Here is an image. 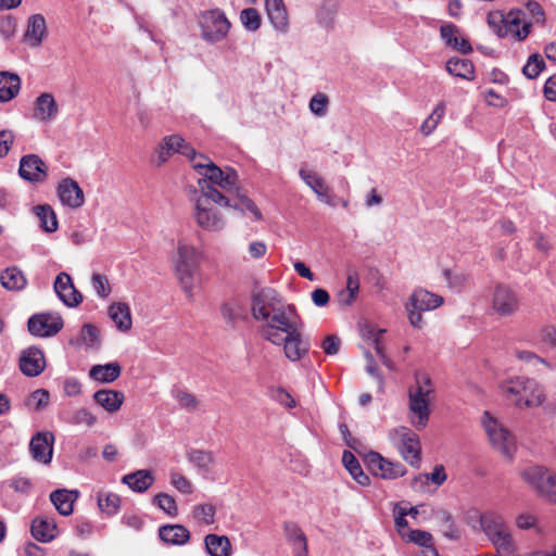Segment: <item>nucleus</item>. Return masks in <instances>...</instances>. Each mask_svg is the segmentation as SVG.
<instances>
[{
    "label": "nucleus",
    "mask_w": 556,
    "mask_h": 556,
    "mask_svg": "<svg viewBox=\"0 0 556 556\" xmlns=\"http://www.w3.org/2000/svg\"><path fill=\"white\" fill-rule=\"evenodd\" d=\"M338 11V4L336 1L326 0L321 3L316 12V18L319 25L328 27L332 24L334 15Z\"/></svg>",
    "instance_id": "obj_49"
},
{
    "label": "nucleus",
    "mask_w": 556,
    "mask_h": 556,
    "mask_svg": "<svg viewBox=\"0 0 556 556\" xmlns=\"http://www.w3.org/2000/svg\"><path fill=\"white\" fill-rule=\"evenodd\" d=\"M54 434L50 431H39L29 442L33 459L42 465H49L53 457Z\"/></svg>",
    "instance_id": "obj_18"
},
{
    "label": "nucleus",
    "mask_w": 556,
    "mask_h": 556,
    "mask_svg": "<svg viewBox=\"0 0 556 556\" xmlns=\"http://www.w3.org/2000/svg\"><path fill=\"white\" fill-rule=\"evenodd\" d=\"M283 533L294 556H307V540L300 526L293 521L283 525Z\"/></svg>",
    "instance_id": "obj_28"
},
{
    "label": "nucleus",
    "mask_w": 556,
    "mask_h": 556,
    "mask_svg": "<svg viewBox=\"0 0 556 556\" xmlns=\"http://www.w3.org/2000/svg\"><path fill=\"white\" fill-rule=\"evenodd\" d=\"M188 150L189 151H186L185 156L188 157L192 168L199 175L203 176L205 174L206 169H208V167H211V165L214 162L210 157H207L203 154L197 153L195 150L190 144H188Z\"/></svg>",
    "instance_id": "obj_48"
},
{
    "label": "nucleus",
    "mask_w": 556,
    "mask_h": 556,
    "mask_svg": "<svg viewBox=\"0 0 556 556\" xmlns=\"http://www.w3.org/2000/svg\"><path fill=\"white\" fill-rule=\"evenodd\" d=\"M47 36V24L43 15L34 14L27 20L24 41L31 48L39 47Z\"/></svg>",
    "instance_id": "obj_27"
},
{
    "label": "nucleus",
    "mask_w": 556,
    "mask_h": 556,
    "mask_svg": "<svg viewBox=\"0 0 556 556\" xmlns=\"http://www.w3.org/2000/svg\"><path fill=\"white\" fill-rule=\"evenodd\" d=\"M31 535L41 543H49L59 535V529L53 518L48 516L36 517L30 525Z\"/></svg>",
    "instance_id": "obj_25"
},
{
    "label": "nucleus",
    "mask_w": 556,
    "mask_h": 556,
    "mask_svg": "<svg viewBox=\"0 0 556 556\" xmlns=\"http://www.w3.org/2000/svg\"><path fill=\"white\" fill-rule=\"evenodd\" d=\"M434 389L427 375H417L416 383L408 391L409 421L416 429H424L429 420Z\"/></svg>",
    "instance_id": "obj_5"
},
{
    "label": "nucleus",
    "mask_w": 556,
    "mask_h": 556,
    "mask_svg": "<svg viewBox=\"0 0 556 556\" xmlns=\"http://www.w3.org/2000/svg\"><path fill=\"white\" fill-rule=\"evenodd\" d=\"M222 317L229 324H235L243 316V307L237 300L224 302L219 308Z\"/></svg>",
    "instance_id": "obj_50"
},
{
    "label": "nucleus",
    "mask_w": 556,
    "mask_h": 556,
    "mask_svg": "<svg viewBox=\"0 0 556 556\" xmlns=\"http://www.w3.org/2000/svg\"><path fill=\"white\" fill-rule=\"evenodd\" d=\"M251 312L260 323L264 340L282 346L285 357L296 363L307 356L309 343L303 336L304 321L293 304L285 302L271 288H262L252 294Z\"/></svg>",
    "instance_id": "obj_1"
},
{
    "label": "nucleus",
    "mask_w": 556,
    "mask_h": 556,
    "mask_svg": "<svg viewBox=\"0 0 556 556\" xmlns=\"http://www.w3.org/2000/svg\"><path fill=\"white\" fill-rule=\"evenodd\" d=\"M239 18H240L242 26L248 31L258 30L261 27V24H262L261 15H260L258 11L254 8L243 9L240 12Z\"/></svg>",
    "instance_id": "obj_53"
},
{
    "label": "nucleus",
    "mask_w": 556,
    "mask_h": 556,
    "mask_svg": "<svg viewBox=\"0 0 556 556\" xmlns=\"http://www.w3.org/2000/svg\"><path fill=\"white\" fill-rule=\"evenodd\" d=\"M153 503L170 517L178 515V507L175 498L167 493H159L153 497Z\"/></svg>",
    "instance_id": "obj_55"
},
{
    "label": "nucleus",
    "mask_w": 556,
    "mask_h": 556,
    "mask_svg": "<svg viewBox=\"0 0 556 556\" xmlns=\"http://www.w3.org/2000/svg\"><path fill=\"white\" fill-rule=\"evenodd\" d=\"M189 199L192 203V217L201 229L219 232L226 227V218L216 207L230 205V199L226 194L213 187H202V191L191 190Z\"/></svg>",
    "instance_id": "obj_2"
},
{
    "label": "nucleus",
    "mask_w": 556,
    "mask_h": 556,
    "mask_svg": "<svg viewBox=\"0 0 556 556\" xmlns=\"http://www.w3.org/2000/svg\"><path fill=\"white\" fill-rule=\"evenodd\" d=\"M67 421L72 425H86L87 427H92L97 422V417L89 409L79 408L72 414Z\"/></svg>",
    "instance_id": "obj_62"
},
{
    "label": "nucleus",
    "mask_w": 556,
    "mask_h": 556,
    "mask_svg": "<svg viewBox=\"0 0 556 556\" xmlns=\"http://www.w3.org/2000/svg\"><path fill=\"white\" fill-rule=\"evenodd\" d=\"M78 497L77 491L59 489L50 494V501L62 516H70L74 510V502Z\"/></svg>",
    "instance_id": "obj_33"
},
{
    "label": "nucleus",
    "mask_w": 556,
    "mask_h": 556,
    "mask_svg": "<svg viewBox=\"0 0 556 556\" xmlns=\"http://www.w3.org/2000/svg\"><path fill=\"white\" fill-rule=\"evenodd\" d=\"M443 276L447 287L457 291L463 289L469 280V275L462 269H444Z\"/></svg>",
    "instance_id": "obj_52"
},
{
    "label": "nucleus",
    "mask_w": 556,
    "mask_h": 556,
    "mask_svg": "<svg viewBox=\"0 0 556 556\" xmlns=\"http://www.w3.org/2000/svg\"><path fill=\"white\" fill-rule=\"evenodd\" d=\"M488 22L490 25L501 22L503 28H498V36L503 37L510 34L517 40L526 39L532 27V23L526 20L525 12L520 10H510L506 15L490 14Z\"/></svg>",
    "instance_id": "obj_11"
},
{
    "label": "nucleus",
    "mask_w": 556,
    "mask_h": 556,
    "mask_svg": "<svg viewBox=\"0 0 556 556\" xmlns=\"http://www.w3.org/2000/svg\"><path fill=\"white\" fill-rule=\"evenodd\" d=\"M18 175L25 181L41 184L47 179L48 167L37 154H26L20 160Z\"/></svg>",
    "instance_id": "obj_17"
},
{
    "label": "nucleus",
    "mask_w": 556,
    "mask_h": 556,
    "mask_svg": "<svg viewBox=\"0 0 556 556\" xmlns=\"http://www.w3.org/2000/svg\"><path fill=\"white\" fill-rule=\"evenodd\" d=\"M27 327L33 336L52 337L63 328V319L56 313L35 314L28 319Z\"/></svg>",
    "instance_id": "obj_14"
},
{
    "label": "nucleus",
    "mask_w": 556,
    "mask_h": 556,
    "mask_svg": "<svg viewBox=\"0 0 556 556\" xmlns=\"http://www.w3.org/2000/svg\"><path fill=\"white\" fill-rule=\"evenodd\" d=\"M3 288L10 291H20L26 287L27 280L22 270L16 267L4 269L0 275Z\"/></svg>",
    "instance_id": "obj_42"
},
{
    "label": "nucleus",
    "mask_w": 556,
    "mask_h": 556,
    "mask_svg": "<svg viewBox=\"0 0 556 556\" xmlns=\"http://www.w3.org/2000/svg\"><path fill=\"white\" fill-rule=\"evenodd\" d=\"M267 18L278 34L286 35L289 31V14L283 0H265Z\"/></svg>",
    "instance_id": "obj_21"
},
{
    "label": "nucleus",
    "mask_w": 556,
    "mask_h": 556,
    "mask_svg": "<svg viewBox=\"0 0 556 556\" xmlns=\"http://www.w3.org/2000/svg\"><path fill=\"white\" fill-rule=\"evenodd\" d=\"M490 304L493 313L501 317H509L519 308L517 293L504 283H495L490 292Z\"/></svg>",
    "instance_id": "obj_13"
},
{
    "label": "nucleus",
    "mask_w": 556,
    "mask_h": 556,
    "mask_svg": "<svg viewBox=\"0 0 556 556\" xmlns=\"http://www.w3.org/2000/svg\"><path fill=\"white\" fill-rule=\"evenodd\" d=\"M34 213L40 222V228L46 232H54L58 230L59 223L55 212L48 204L37 205Z\"/></svg>",
    "instance_id": "obj_44"
},
{
    "label": "nucleus",
    "mask_w": 556,
    "mask_h": 556,
    "mask_svg": "<svg viewBox=\"0 0 556 556\" xmlns=\"http://www.w3.org/2000/svg\"><path fill=\"white\" fill-rule=\"evenodd\" d=\"M227 207L238 211L244 216L249 217L252 222L263 220L262 211L255 204V202L242 193H237L233 200L230 199V205Z\"/></svg>",
    "instance_id": "obj_32"
},
{
    "label": "nucleus",
    "mask_w": 556,
    "mask_h": 556,
    "mask_svg": "<svg viewBox=\"0 0 556 556\" xmlns=\"http://www.w3.org/2000/svg\"><path fill=\"white\" fill-rule=\"evenodd\" d=\"M441 295L426 289H416L405 304L407 319L412 327L420 329L424 326L422 313L433 311L443 304Z\"/></svg>",
    "instance_id": "obj_8"
},
{
    "label": "nucleus",
    "mask_w": 556,
    "mask_h": 556,
    "mask_svg": "<svg viewBox=\"0 0 556 556\" xmlns=\"http://www.w3.org/2000/svg\"><path fill=\"white\" fill-rule=\"evenodd\" d=\"M201 257L202 253L192 242L185 237L178 238L176 252L172 255V265L188 299L193 298Z\"/></svg>",
    "instance_id": "obj_3"
},
{
    "label": "nucleus",
    "mask_w": 556,
    "mask_h": 556,
    "mask_svg": "<svg viewBox=\"0 0 556 556\" xmlns=\"http://www.w3.org/2000/svg\"><path fill=\"white\" fill-rule=\"evenodd\" d=\"M365 460L372 475L382 479L392 480L406 473V469L402 464L391 462L377 452H369Z\"/></svg>",
    "instance_id": "obj_15"
},
{
    "label": "nucleus",
    "mask_w": 556,
    "mask_h": 556,
    "mask_svg": "<svg viewBox=\"0 0 556 556\" xmlns=\"http://www.w3.org/2000/svg\"><path fill=\"white\" fill-rule=\"evenodd\" d=\"M46 367V359L41 350L30 346L20 356V369L27 377L39 376Z\"/></svg>",
    "instance_id": "obj_22"
},
{
    "label": "nucleus",
    "mask_w": 556,
    "mask_h": 556,
    "mask_svg": "<svg viewBox=\"0 0 556 556\" xmlns=\"http://www.w3.org/2000/svg\"><path fill=\"white\" fill-rule=\"evenodd\" d=\"M198 26L204 42L217 45L228 39L232 24L222 9L214 8L199 13Z\"/></svg>",
    "instance_id": "obj_6"
},
{
    "label": "nucleus",
    "mask_w": 556,
    "mask_h": 556,
    "mask_svg": "<svg viewBox=\"0 0 556 556\" xmlns=\"http://www.w3.org/2000/svg\"><path fill=\"white\" fill-rule=\"evenodd\" d=\"M200 187L199 191L203 188L213 187L218 191L232 192L238 190V175L233 169H222L215 163L206 169L205 174L198 180Z\"/></svg>",
    "instance_id": "obj_12"
},
{
    "label": "nucleus",
    "mask_w": 556,
    "mask_h": 556,
    "mask_svg": "<svg viewBox=\"0 0 556 556\" xmlns=\"http://www.w3.org/2000/svg\"><path fill=\"white\" fill-rule=\"evenodd\" d=\"M481 425L491 446L503 457L511 460L517 452V442L510 430L489 412L482 414Z\"/></svg>",
    "instance_id": "obj_7"
},
{
    "label": "nucleus",
    "mask_w": 556,
    "mask_h": 556,
    "mask_svg": "<svg viewBox=\"0 0 556 556\" xmlns=\"http://www.w3.org/2000/svg\"><path fill=\"white\" fill-rule=\"evenodd\" d=\"M536 344L542 352L556 350V327L553 325L542 326L535 336Z\"/></svg>",
    "instance_id": "obj_46"
},
{
    "label": "nucleus",
    "mask_w": 556,
    "mask_h": 556,
    "mask_svg": "<svg viewBox=\"0 0 556 556\" xmlns=\"http://www.w3.org/2000/svg\"><path fill=\"white\" fill-rule=\"evenodd\" d=\"M386 332V329H374L369 328L367 330V336L371 340L374 348L376 350V353L380 357L383 364H387V355L384 352V349L381 344V334Z\"/></svg>",
    "instance_id": "obj_64"
},
{
    "label": "nucleus",
    "mask_w": 556,
    "mask_h": 556,
    "mask_svg": "<svg viewBox=\"0 0 556 556\" xmlns=\"http://www.w3.org/2000/svg\"><path fill=\"white\" fill-rule=\"evenodd\" d=\"M154 481L155 477L149 469L136 470L122 478V482L136 493H144L152 486Z\"/></svg>",
    "instance_id": "obj_30"
},
{
    "label": "nucleus",
    "mask_w": 556,
    "mask_h": 556,
    "mask_svg": "<svg viewBox=\"0 0 556 556\" xmlns=\"http://www.w3.org/2000/svg\"><path fill=\"white\" fill-rule=\"evenodd\" d=\"M54 292L67 307H77L83 302V294L75 288L67 273H60L53 283Z\"/></svg>",
    "instance_id": "obj_20"
},
{
    "label": "nucleus",
    "mask_w": 556,
    "mask_h": 556,
    "mask_svg": "<svg viewBox=\"0 0 556 556\" xmlns=\"http://www.w3.org/2000/svg\"><path fill=\"white\" fill-rule=\"evenodd\" d=\"M480 525L489 540L509 530L503 517L494 513L484 514L480 519Z\"/></svg>",
    "instance_id": "obj_41"
},
{
    "label": "nucleus",
    "mask_w": 556,
    "mask_h": 556,
    "mask_svg": "<svg viewBox=\"0 0 556 556\" xmlns=\"http://www.w3.org/2000/svg\"><path fill=\"white\" fill-rule=\"evenodd\" d=\"M342 463L351 477L362 486H367L370 483V478L363 471L359 462L355 455L350 451H344L342 455Z\"/></svg>",
    "instance_id": "obj_38"
},
{
    "label": "nucleus",
    "mask_w": 556,
    "mask_h": 556,
    "mask_svg": "<svg viewBox=\"0 0 556 556\" xmlns=\"http://www.w3.org/2000/svg\"><path fill=\"white\" fill-rule=\"evenodd\" d=\"M216 509L212 504H199L192 509L195 520L204 525H212L215 521Z\"/></svg>",
    "instance_id": "obj_56"
},
{
    "label": "nucleus",
    "mask_w": 556,
    "mask_h": 556,
    "mask_svg": "<svg viewBox=\"0 0 556 556\" xmlns=\"http://www.w3.org/2000/svg\"><path fill=\"white\" fill-rule=\"evenodd\" d=\"M71 344L85 345L88 349H99L100 336L98 328L92 324H85L76 339L70 341Z\"/></svg>",
    "instance_id": "obj_43"
},
{
    "label": "nucleus",
    "mask_w": 556,
    "mask_h": 556,
    "mask_svg": "<svg viewBox=\"0 0 556 556\" xmlns=\"http://www.w3.org/2000/svg\"><path fill=\"white\" fill-rule=\"evenodd\" d=\"M204 547L210 556H231L232 554L231 543L226 535L206 534Z\"/></svg>",
    "instance_id": "obj_37"
},
{
    "label": "nucleus",
    "mask_w": 556,
    "mask_h": 556,
    "mask_svg": "<svg viewBox=\"0 0 556 556\" xmlns=\"http://www.w3.org/2000/svg\"><path fill=\"white\" fill-rule=\"evenodd\" d=\"M437 517L441 521V531L444 536L450 540L459 539V532L452 520V516L447 511H440Z\"/></svg>",
    "instance_id": "obj_59"
},
{
    "label": "nucleus",
    "mask_w": 556,
    "mask_h": 556,
    "mask_svg": "<svg viewBox=\"0 0 556 556\" xmlns=\"http://www.w3.org/2000/svg\"><path fill=\"white\" fill-rule=\"evenodd\" d=\"M299 176L304 181V184L316 194L320 202L332 207L336 206V201L331 195V189L320 175L306 167H301L299 170Z\"/></svg>",
    "instance_id": "obj_19"
},
{
    "label": "nucleus",
    "mask_w": 556,
    "mask_h": 556,
    "mask_svg": "<svg viewBox=\"0 0 556 556\" xmlns=\"http://www.w3.org/2000/svg\"><path fill=\"white\" fill-rule=\"evenodd\" d=\"M329 104V97L324 92H317L311 98L308 109L316 117H325L327 115Z\"/></svg>",
    "instance_id": "obj_51"
},
{
    "label": "nucleus",
    "mask_w": 556,
    "mask_h": 556,
    "mask_svg": "<svg viewBox=\"0 0 556 556\" xmlns=\"http://www.w3.org/2000/svg\"><path fill=\"white\" fill-rule=\"evenodd\" d=\"M440 35L447 47L457 50L463 54H468L472 51L470 42L460 36V30L455 24H443L440 27Z\"/></svg>",
    "instance_id": "obj_26"
},
{
    "label": "nucleus",
    "mask_w": 556,
    "mask_h": 556,
    "mask_svg": "<svg viewBox=\"0 0 556 556\" xmlns=\"http://www.w3.org/2000/svg\"><path fill=\"white\" fill-rule=\"evenodd\" d=\"M404 541L408 543H414L421 548L430 546L433 544V536L430 532L425 530H408L406 535L403 538Z\"/></svg>",
    "instance_id": "obj_57"
},
{
    "label": "nucleus",
    "mask_w": 556,
    "mask_h": 556,
    "mask_svg": "<svg viewBox=\"0 0 556 556\" xmlns=\"http://www.w3.org/2000/svg\"><path fill=\"white\" fill-rule=\"evenodd\" d=\"M21 90V78L17 74L0 72V102L13 100Z\"/></svg>",
    "instance_id": "obj_35"
},
{
    "label": "nucleus",
    "mask_w": 556,
    "mask_h": 556,
    "mask_svg": "<svg viewBox=\"0 0 556 556\" xmlns=\"http://www.w3.org/2000/svg\"><path fill=\"white\" fill-rule=\"evenodd\" d=\"M169 482L178 492L185 495L191 494L194 490L192 482L177 471H170Z\"/></svg>",
    "instance_id": "obj_60"
},
{
    "label": "nucleus",
    "mask_w": 556,
    "mask_h": 556,
    "mask_svg": "<svg viewBox=\"0 0 556 556\" xmlns=\"http://www.w3.org/2000/svg\"><path fill=\"white\" fill-rule=\"evenodd\" d=\"M389 438L406 463L419 466L421 444L418 434L406 427H399L390 431Z\"/></svg>",
    "instance_id": "obj_10"
},
{
    "label": "nucleus",
    "mask_w": 556,
    "mask_h": 556,
    "mask_svg": "<svg viewBox=\"0 0 556 556\" xmlns=\"http://www.w3.org/2000/svg\"><path fill=\"white\" fill-rule=\"evenodd\" d=\"M59 114L54 97L49 92L38 96L34 102L33 117L40 123H51Z\"/></svg>",
    "instance_id": "obj_23"
},
{
    "label": "nucleus",
    "mask_w": 556,
    "mask_h": 556,
    "mask_svg": "<svg viewBox=\"0 0 556 556\" xmlns=\"http://www.w3.org/2000/svg\"><path fill=\"white\" fill-rule=\"evenodd\" d=\"M188 142L179 135L165 136L155 147L152 154V163L160 167L164 165L175 153L185 155Z\"/></svg>",
    "instance_id": "obj_16"
},
{
    "label": "nucleus",
    "mask_w": 556,
    "mask_h": 556,
    "mask_svg": "<svg viewBox=\"0 0 556 556\" xmlns=\"http://www.w3.org/2000/svg\"><path fill=\"white\" fill-rule=\"evenodd\" d=\"M108 314L121 332H128L132 327L131 312L128 304L115 302L109 306Z\"/></svg>",
    "instance_id": "obj_29"
},
{
    "label": "nucleus",
    "mask_w": 556,
    "mask_h": 556,
    "mask_svg": "<svg viewBox=\"0 0 556 556\" xmlns=\"http://www.w3.org/2000/svg\"><path fill=\"white\" fill-rule=\"evenodd\" d=\"M58 195L63 205L78 208L85 202V197L78 184L71 179H63L58 186Z\"/></svg>",
    "instance_id": "obj_24"
},
{
    "label": "nucleus",
    "mask_w": 556,
    "mask_h": 556,
    "mask_svg": "<svg viewBox=\"0 0 556 556\" xmlns=\"http://www.w3.org/2000/svg\"><path fill=\"white\" fill-rule=\"evenodd\" d=\"M91 286L94 290L96 294L100 299H108L111 293V286L109 279L105 275L102 274H93L91 277Z\"/></svg>",
    "instance_id": "obj_61"
},
{
    "label": "nucleus",
    "mask_w": 556,
    "mask_h": 556,
    "mask_svg": "<svg viewBox=\"0 0 556 556\" xmlns=\"http://www.w3.org/2000/svg\"><path fill=\"white\" fill-rule=\"evenodd\" d=\"M446 71L448 74L466 80L475 79V67L471 61L467 59L451 58L446 62Z\"/></svg>",
    "instance_id": "obj_40"
},
{
    "label": "nucleus",
    "mask_w": 556,
    "mask_h": 556,
    "mask_svg": "<svg viewBox=\"0 0 556 556\" xmlns=\"http://www.w3.org/2000/svg\"><path fill=\"white\" fill-rule=\"evenodd\" d=\"M159 538L165 544L185 545L190 540V531L182 525H166L159 529Z\"/></svg>",
    "instance_id": "obj_31"
},
{
    "label": "nucleus",
    "mask_w": 556,
    "mask_h": 556,
    "mask_svg": "<svg viewBox=\"0 0 556 556\" xmlns=\"http://www.w3.org/2000/svg\"><path fill=\"white\" fill-rule=\"evenodd\" d=\"M490 541L495 547L496 556H519L509 530L500 533Z\"/></svg>",
    "instance_id": "obj_45"
},
{
    "label": "nucleus",
    "mask_w": 556,
    "mask_h": 556,
    "mask_svg": "<svg viewBox=\"0 0 556 556\" xmlns=\"http://www.w3.org/2000/svg\"><path fill=\"white\" fill-rule=\"evenodd\" d=\"M544 67V60L539 54H532L522 67V73L529 79H534L541 74Z\"/></svg>",
    "instance_id": "obj_58"
},
{
    "label": "nucleus",
    "mask_w": 556,
    "mask_h": 556,
    "mask_svg": "<svg viewBox=\"0 0 556 556\" xmlns=\"http://www.w3.org/2000/svg\"><path fill=\"white\" fill-rule=\"evenodd\" d=\"M50 402V394L46 389H37L29 394L26 406L34 410L45 409Z\"/></svg>",
    "instance_id": "obj_54"
},
{
    "label": "nucleus",
    "mask_w": 556,
    "mask_h": 556,
    "mask_svg": "<svg viewBox=\"0 0 556 556\" xmlns=\"http://www.w3.org/2000/svg\"><path fill=\"white\" fill-rule=\"evenodd\" d=\"M189 463L194 466L204 477L211 473L215 465V458L212 452L192 450L188 453Z\"/></svg>",
    "instance_id": "obj_39"
},
{
    "label": "nucleus",
    "mask_w": 556,
    "mask_h": 556,
    "mask_svg": "<svg viewBox=\"0 0 556 556\" xmlns=\"http://www.w3.org/2000/svg\"><path fill=\"white\" fill-rule=\"evenodd\" d=\"M97 502L99 509L108 516H114L117 514L121 506L119 496L111 492H99L97 495Z\"/></svg>",
    "instance_id": "obj_47"
},
{
    "label": "nucleus",
    "mask_w": 556,
    "mask_h": 556,
    "mask_svg": "<svg viewBox=\"0 0 556 556\" xmlns=\"http://www.w3.org/2000/svg\"><path fill=\"white\" fill-rule=\"evenodd\" d=\"M500 388L503 395L520 409L539 407L546 399L544 388L536 380L527 377L508 379Z\"/></svg>",
    "instance_id": "obj_4"
},
{
    "label": "nucleus",
    "mask_w": 556,
    "mask_h": 556,
    "mask_svg": "<svg viewBox=\"0 0 556 556\" xmlns=\"http://www.w3.org/2000/svg\"><path fill=\"white\" fill-rule=\"evenodd\" d=\"M93 400L106 412L115 413L122 407L125 395L122 391L102 389L93 394Z\"/></svg>",
    "instance_id": "obj_34"
},
{
    "label": "nucleus",
    "mask_w": 556,
    "mask_h": 556,
    "mask_svg": "<svg viewBox=\"0 0 556 556\" xmlns=\"http://www.w3.org/2000/svg\"><path fill=\"white\" fill-rule=\"evenodd\" d=\"M121 365L117 362H111L103 365H93L89 370V378L100 383H111L121 376Z\"/></svg>",
    "instance_id": "obj_36"
},
{
    "label": "nucleus",
    "mask_w": 556,
    "mask_h": 556,
    "mask_svg": "<svg viewBox=\"0 0 556 556\" xmlns=\"http://www.w3.org/2000/svg\"><path fill=\"white\" fill-rule=\"evenodd\" d=\"M520 477L540 496L556 504V476L547 468L531 465L520 471Z\"/></svg>",
    "instance_id": "obj_9"
},
{
    "label": "nucleus",
    "mask_w": 556,
    "mask_h": 556,
    "mask_svg": "<svg viewBox=\"0 0 556 556\" xmlns=\"http://www.w3.org/2000/svg\"><path fill=\"white\" fill-rule=\"evenodd\" d=\"M173 396L182 408L194 410L198 407L199 402L197 397L185 390H174Z\"/></svg>",
    "instance_id": "obj_63"
}]
</instances>
